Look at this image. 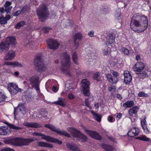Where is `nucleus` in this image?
<instances>
[{
  "mask_svg": "<svg viewBox=\"0 0 151 151\" xmlns=\"http://www.w3.org/2000/svg\"><path fill=\"white\" fill-rule=\"evenodd\" d=\"M21 13V11L20 10H17V11L16 12L14 13V16H18L19 14H20Z\"/></svg>",
  "mask_w": 151,
  "mask_h": 151,
  "instance_id": "obj_56",
  "label": "nucleus"
},
{
  "mask_svg": "<svg viewBox=\"0 0 151 151\" xmlns=\"http://www.w3.org/2000/svg\"><path fill=\"white\" fill-rule=\"evenodd\" d=\"M37 140V139H34L33 138L31 139H21V145H28L33 141H35Z\"/></svg>",
  "mask_w": 151,
  "mask_h": 151,
  "instance_id": "obj_25",
  "label": "nucleus"
},
{
  "mask_svg": "<svg viewBox=\"0 0 151 151\" xmlns=\"http://www.w3.org/2000/svg\"><path fill=\"white\" fill-rule=\"evenodd\" d=\"M68 98L70 99H73L74 98V96L72 93H70L68 96Z\"/></svg>",
  "mask_w": 151,
  "mask_h": 151,
  "instance_id": "obj_58",
  "label": "nucleus"
},
{
  "mask_svg": "<svg viewBox=\"0 0 151 151\" xmlns=\"http://www.w3.org/2000/svg\"><path fill=\"white\" fill-rule=\"evenodd\" d=\"M15 56V52L10 50L6 53L4 58L6 60H11L14 59Z\"/></svg>",
  "mask_w": 151,
  "mask_h": 151,
  "instance_id": "obj_17",
  "label": "nucleus"
},
{
  "mask_svg": "<svg viewBox=\"0 0 151 151\" xmlns=\"http://www.w3.org/2000/svg\"><path fill=\"white\" fill-rule=\"evenodd\" d=\"M5 18L6 19V20L7 21V20H9L10 19V16L8 15H6V16L5 17Z\"/></svg>",
  "mask_w": 151,
  "mask_h": 151,
  "instance_id": "obj_63",
  "label": "nucleus"
},
{
  "mask_svg": "<svg viewBox=\"0 0 151 151\" xmlns=\"http://www.w3.org/2000/svg\"><path fill=\"white\" fill-rule=\"evenodd\" d=\"M7 23L6 20L2 15L0 17V24H6Z\"/></svg>",
  "mask_w": 151,
  "mask_h": 151,
  "instance_id": "obj_40",
  "label": "nucleus"
},
{
  "mask_svg": "<svg viewBox=\"0 0 151 151\" xmlns=\"http://www.w3.org/2000/svg\"><path fill=\"white\" fill-rule=\"evenodd\" d=\"M51 29V28L47 27H44L43 28V30L45 33H47Z\"/></svg>",
  "mask_w": 151,
  "mask_h": 151,
  "instance_id": "obj_50",
  "label": "nucleus"
},
{
  "mask_svg": "<svg viewBox=\"0 0 151 151\" xmlns=\"http://www.w3.org/2000/svg\"><path fill=\"white\" fill-rule=\"evenodd\" d=\"M68 24H65V26L66 27H68L69 26H71L73 25V22L70 20H68L67 21Z\"/></svg>",
  "mask_w": 151,
  "mask_h": 151,
  "instance_id": "obj_47",
  "label": "nucleus"
},
{
  "mask_svg": "<svg viewBox=\"0 0 151 151\" xmlns=\"http://www.w3.org/2000/svg\"><path fill=\"white\" fill-rule=\"evenodd\" d=\"M17 43L14 37H10L6 39V41L0 44V52H5L9 49L10 45H15Z\"/></svg>",
  "mask_w": 151,
  "mask_h": 151,
  "instance_id": "obj_3",
  "label": "nucleus"
},
{
  "mask_svg": "<svg viewBox=\"0 0 151 151\" xmlns=\"http://www.w3.org/2000/svg\"><path fill=\"white\" fill-rule=\"evenodd\" d=\"M4 65H11L13 66H17L19 67H21L22 66V65L21 64L17 62H5Z\"/></svg>",
  "mask_w": 151,
  "mask_h": 151,
  "instance_id": "obj_29",
  "label": "nucleus"
},
{
  "mask_svg": "<svg viewBox=\"0 0 151 151\" xmlns=\"http://www.w3.org/2000/svg\"><path fill=\"white\" fill-rule=\"evenodd\" d=\"M109 139L113 141V142H115V139L113 137H109Z\"/></svg>",
  "mask_w": 151,
  "mask_h": 151,
  "instance_id": "obj_64",
  "label": "nucleus"
},
{
  "mask_svg": "<svg viewBox=\"0 0 151 151\" xmlns=\"http://www.w3.org/2000/svg\"><path fill=\"white\" fill-rule=\"evenodd\" d=\"M112 73L114 76H113V78H118L117 77L119 76V75L117 71L113 70Z\"/></svg>",
  "mask_w": 151,
  "mask_h": 151,
  "instance_id": "obj_48",
  "label": "nucleus"
},
{
  "mask_svg": "<svg viewBox=\"0 0 151 151\" xmlns=\"http://www.w3.org/2000/svg\"><path fill=\"white\" fill-rule=\"evenodd\" d=\"M148 19L144 15L140 16L139 13L135 14L132 17L130 24L132 29L136 31L135 27L139 29V31L142 32L146 29L148 26Z\"/></svg>",
  "mask_w": 151,
  "mask_h": 151,
  "instance_id": "obj_1",
  "label": "nucleus"
},
{
  "mask_svg": "<svg viewBox=\"0 0 151 151\" xmlns=\"http://www.w3.org/2000/svg\"><path fill=\"white\" fill-rule=\"evenodd\" d=\"M85 103L86 106L87 107L90 108L91 106H89V102L88 99H86L85 100Z\"/></svg>",
  "mask_w": 151,
  "mask_h": 151,
  "instance_id": "obj_54",
  "label": "nucleus"
},
{
  "mask_svg": "<svg viewBox=\"0 0 151 151\" xmlns=\"http://www.w3.org/2000/svg\"><path fill=\"white\" fill-rule=\"evenodd\" d=\"M107 79L111 83H116L118 81V78H113V76L110 74H108L106 76Z\"/></svg>",
  "mask_w": 151,
  "mask_h": 151,
  "instance_id": "obj_24",
  "label": "nucleus"
},
{
  "mask_svg": "<svg viewBox=\"0 0 151 151\" xmlns=\"http://www.w3.org/2000/svg\"><path fill=\"white\" fill-rule=\"evenodd\" d=\"M63 59L61 61L62 66V70L63 72L70 76L69 68L70 66V57L66 52L62 54Z\"/></svg>",
  "mask_w": 151,
  "mask_h": 151,
  "instance_id": "obj_2",
  "label": "nucleus"
},
{
  "mask_svg": "<svg viewBox=\"0 0 151 151\" xmlns=\"http://www.w3.org/2000/svg\"><path fill=\"white\" fill-rule=\"evenodd\" d=\"M124 81L126 84H129L132 80V77L128 71H124Z\"/></svg>",
  "mask_w": 151,
  "mask_h": 151,
  "instance_id": "obj_20",
  "label": "nucleus"
},
{
  "mask_svg": "<svg viewBox=\"0 0 151 151\" xmlns=\"http://www.w3.org/2000/svg\"><path fill=\"white\" fill-rule=\"evenodd\" d=\"M134 102L132 101H127L123 104V106L126 108H129L133 106Z\"/></svg>",
  "mask_w": 151,
  "mask_h": 151,
  "instance_id": "obj_32",
  "label": "nucleus"
},
{
  "mask_svg": "<svg viewBox=\"0 0 151 151\" xmlns=\"http://www.w3.org/2000/svg\"><path fill=\"white\" fill-rule=\"evenodd\" d=\"M122 114L120 113L117 114L116 116V117L118 119H119L122 117Z\"/></svg>",
  "mask_w": 151,
  "mask_h": 151,
  "instance_id": "obj_60",
  "label": "nucleus"
},
{
  "mask_svg": "<svg viewBox=\"0 0 151 151\" xmlns=\"http://www.w3.org/2000/svg\"><path fill=\"white\" fill-rule=\"evenodd\" d=\"M100 73L98 72L94 74L93 78L98 81H99L100 80Z\"/></svg>",
  "mask_w": 151,
  "mask_h": 151,
  "instance_id": "obj_38",
  "label": "nucleus"
},
{
  "mask_svg": "<svg viewBox=\"0 0 151 151\" xmlns=\"http://www.w3.org/2000/svg\"><path fill=\"white\" fill-rule=\"evenodd\" d=\"M115 37L114 36L110 35L109 36L108 41L107 42L106 45H110L111 43H113L114 42Z\"/></svg>",
  "mask_w": 151,
  "mask_h": 151,
  "instance_id": "obj_34",
  "label": "nucleus"
},
{
  "mask_svg": "<svg viewBox=\"0 0 151 151\" xmlns=\"http://www.w3.org/2000/svg\"><path fill=\"white\" fill-rule=\"evenodd\" d=\"M81 83L83 93L85 96H88L89 95V82L87 80L85 79L82 80Z\"/></svg>",
  "mask_w": 151,
  "mask_h": 151,
  "instance_id": "obj_10",
  "label": "nucleus"
},
{
  "mask_svg": "<svg viewBox=\"0 0 151 151\" xmlns=\"http://www.w3.org/2000/svg\"><path fill=\"white\" fill-rule=\"evenodd\" d=\"M48 47L53 50L57 49L59 46V44L55 40L49 39L47 41Z\"/></svg>",
  "mask_w": 151,
  "mask_h": 151,
  "instance_id": "obj_13",
  "label": "nucleus"
},
{
  "mask_svg": "<svg viewBox=\"0 0 151 151\" xmlns=\"http://www.w3.org/2000/svg\"><path fill=\"white\" fill-rule=\"evenodd\" d=\"M81 35L80 33H77L75 34L74 37V42L75 44V49H77L79 45L78 42H77V40H81Z\"/></svg>",
  "mask_w": 151,
  "mask_h": 151,
  "instance_id": "obj_21",
  "label": "nucleus"
},
{
  "mask_svg": "<svg viewBox=\"0 0 151 151\" xmlns=\"http://www.w3.org/2000/svg\"><path fill=\"white\" fill-rule=\"evenodd\" d=\"M121 50L125 55H128L129 54V52L128 49L125 47H122L121 48Z\"/></svg>",
  "mask_w": 151,
  "mask_h": 151,
  "instance_id": "obj_41",
  "label": "nucleus"
},
{
  "mask_svg": "<svg viewBox=\"0 0 151 151\" xmlns=\"http://www.w3.org/2000/svg\"><path fill=\"white\" fill-rule=\"evenodd\" d=\"M1 151H14V150L11 148H6L1 150Z\"/></svg>",
  "mask_w": 151,
  "mask_h": 151,
  "instance_id": "obj_53",
  "label": "nucleus"
},
{
  "mask_svg": "<svg viewBox=\"0 0 151 151\" xmlns=\"http://www.w3.org/2000/svg\"><path fill=\"white\" fill-rule=\"evenodd\" d=\"M45 127L55 132L58 133L65 135V136L69 137H70L69 134L65 131L60 130L59 129H57L54 126L51 124H46L45 125Z\"/></svg>",
  "mask_w": 151,
  "mask_h": 151,
  "instance_id": "obj_11",
  "label": "nucleus"
},
{
  "mask_svg": "<svg viewBox=\"0 0 151 151\" xmlns=\"http://www.w3.org/2000/svg\"><path fill=\"white\" fill-rule=\"evenodd\" d=\"M11 4V2L6 1L4 5V7L5 8V12L7 13L9 12L12 8V7L10 6Z\"/></svg>",
  "mask_w": 151,
  "mask_h": 151,
  "instance_id": "obj_28",
  "label": "nucleus"
},
{
  "mask_svg": "<svg viewBox=\"0 0 151 151\" xmlns=\"http://www.w3.org/2000/svg\"><path fill=\"white\" fill-rule=\"evenodd\" d=\"M115 16L118 20H120L121 19V12L119 10L118 11H117L115 13Z\"/></svg>",
  "mask_w": 151,
  "mask_h": 151,
  "instance_id": "obj_43",
  "label": "nucleus"
},
{
  "mask_svg": "<svg viewBox=\"0 0 151 151\" xmlns=\"http://www.w3.org/2000/svg\"><path fill=\"white\" fill-rule=\"evenodd\" d=\"M146 117H144L143 120H141V124L144 130L146 132H149L147 128L146 124Z\"/></svg>",
  "mask_w": 151,
  "mask_h": 151,
  "instance_id": "obj_30",
  "label": "nucleus"
},
{
  "mask_svg": "<svg viewBox=\"0 0 151 151\" xmlns=\"http://www.w3.org/2000/svg\"><path fill=\"white\" fill-rule=\"evenodd\" d=\"M138 96L139 97H147L148 96V95L143 92L140 91L138 94Z\"/></svg>",
  "mask_w": 151,
  "mask_h": 151,
  "instance_id": "obj_44",
  "label": "nucleus"
},
{
  "mask_svg": "<svg viewBox=\"0 0 151 151\" xmlns=\"http://www.w3.org/2000/svg\"><path fill=\"white\" fill-rule=\"evenodd\" d=\"M52 90L54 92H56L57 91V87L55 86L52 87Z\"/></svg>",
  "mask_w": 151,
  "mask_h": 151,
  "instance_id": "obj_61",
  "label": "nucleus"
},
{
  "mask_svg": "<svg viewBox=\"0 0 151 151\" xmlns=\"http://www.w3.org/2000/svg\"><path fill=\"white\" fill-rule=\"evenodd\" d=\"M108 120L109 121L111 122L113 121V117L111 116H109L108 118Z\"/></svg>",
  "mask_w": 151,
  "mask_h": 151,
  "instance_id": "obj_62",
  "label": "nucleus"
},
{
  "mask_svg": "<svg viewBox=\"0 0 151 151\" xmlns=\"http://www.w3.org/2000/svg\"><path fill=\"white\" fill-rule=\"evenodd\" d=\"M10 127L11 128L16 131L20 130L22 128L21 127H17L13 124H10Z\"/></svg>",
  "mask_w": 151,
  "mask_h": 151,
  "instance_id": "obj_42",
  "label": "nucleus"
},
{
  "mask_svg": "<svg viewBox=\"0 0 151 151\" xmlns=\"http://www.w3.org/2000/svg\"><path fill=\"white\" fill-rule=\"evenodd\" d=\"M66 146L68 148L73 151H80L78 147L74 144L67 142Z\"/></svg>",
  "mask_w": 151,
  "mask_h": 151,
  "instance_id": "obj_22",
  "label": "nucleus"
},
{
  "mask_svg": "<svg viewBox=\"0 0 151 151\" xmlns=\"http://www.w3.org/2000/svg\"><path fill=\"white\" fill-rule=\"evenodd\" d=\"M5 11V9L3 7H1L0 8V14H2L4 13Z\"/></svg>",
  "mask_w": 151,
  "mask_h": 151,
  "instance_id": "obj_59",
  "label": "nucleus"
},
{
  "mask_svg": "<svg viewBox=\"0 0 151 151\" xmlns=\"http://www.w3.org/2000/svg\"><path fill=\"white\" fill-rule=\"evenodd\" d=\"M52 103L61 106L62 107L65 106V105L64 99L60 97L58 98V101L53 102H52Z\"/></svg>",
  "mask_w": 151,
  "mask_h": 151,
  "instance_id": "obj_26",
  "label": "nucleus"
},
{
  "mask_svg": "<svg viewBox=\"0 0 151 151\" xmlns=\"http://www.w3.org/2000/svg\"><path fill=\"white\" fill-rule=\"evenodd\" d=\"M68 130L74 137L78 138L79 139L81 140L82 142H84L87 141V137L81 134L79 131L71 128H69L68 129Z\"/></svg>",
  "mask_w": 151,
  "mask_h": 151,
  "instance_id": "obj_9",
  "label": "nucleus"
},
{
  "mask_svg": "<svg viewBox=\"0 0 151 151\" xmlns=\"http://www.w3.org/2000/svg\"><path fill=\"white\" fill-rule=\"evenodd\" d=\"M110 48H108L106 49H105L103 51L104 55H107L109 52Z\"/></svg>",
  "mask_w": 151,
  "mask_h": 151,
  "instance_id": "obj_49",
  "label": "nucleus"
},
{
  "mask_svg": "<svg viewBox=\"0 0 151 151\" xmlns=\"http://www.w3.org/2000/svg\"><path fill=\"white\" fill-rule=\"evenodd\" d=\"M32 134L35 136H41V139H45L48 142L57 143L59 144H61L62 142L58 139L54 138L48 136H46L40 133L35 132L32 133Z\"/></svg>",
  "mask_w": 151,
  "mask_h": 151,
  "instance_id": "obj_8",
  "label": "nucleus"
},
{
  "mask_svg": "<svg viewBox=\"0 0 151 151\" xmlns=\"http://www.w3.org/2000/svg\"><path fill=\"white\" fill-rule=\"evenodd\" d=\"M84 131L91 137L95 139L101 140V137L96 132L85 129Z\"/></svg>",
  "mask_w": 151,
  "mask_h": 151,
  "instance_id": "obj_16",
  "label": "nucleus"
},
{
  "mask_svg": "<svg viewBox=\"0 0 151 151\" xmlns=\"http://www.w3.org/2000/svg\"><path fill=\"white\" fill-rule=\"evenodd\" d=\"M34 63L39 71H44L46 70V68L44 65L42 56L38 55H36L35 57Z\"/></svg>",
  "mask_w": 151,
  "mask_h": 151,
  "instance_id": "obj_7",
  "label": "nucleus"
},
{
  "mask_svg": "<svg viewBox=\"0 0 151 151\" xmlns=\"http://www.w3.org/2000/svg\"><path fill=\"white\" fill-rule=\"evenodd\" d=\"M8 89L13 95L16 94L18 92L22 91V89L19 88L17 85L12 83L9 84Z\"/></svg>",
  "mask_w": 151,
  "mask_h": 151,
  "instance_id": "obj_12",
  "label": "nucleus"
},
{
  "mask_svg": "<svg viewBox=\"0 0 151 151\" xmlns=\"http://www.w3.org/2000/svg\"><path fill=\"white\" fill-rule=\"evenodd\" d=\"M27 8L25 7H24L21 11V13L22 14L24 13L27 11Z\"/></svg>",
  "mask_w": 151,
  "mask_h": 151,
  "instance_id": "obj_57",
  "label": "nucleus"
},
{
  "mask_svg": "<svg viewBox=\"0 0 151 151\" xmlns=\"http://www.w3.org/2000/svg\"><path fill=\"white\" fill-rule=\"evenodd\" d=\"M72 60L73 62L76 64H78V56L76 52L73 53L72 55Z\"/></svg>",
  "mask_w": 151,
  "mask_h": 151,
  "instance_id": "obj_35",
  "label": "nucleus"
},
{
  "mask_svg": "<svg viewBox=\"0 0 151 151\" xmlns=\"http://www.w3.org/2000/svg\"><path fill=\"white\" fill-rule=\"evenodd\" d=\"M26 108L24 105L22 104H20L16 108H15L14 114L15 119L17 118H19L23 116L26 113Z\"/></svg>",
  "mask_w": 151,
  "mask_h": 151,
  "instance_id": "obj_6",
  "label": "nucleus"
},
{
  "mask_svg": "<svg viewBox=\"0 0 151 151\" xmlns=\"http://www.w3.org/2000/svg\"><path fill=\"white\" fill-rule=\"evenodd\" d=\"M47 114L48 113L47 111H44L42 112L40 114L42 116L45 117L47 116Z\"/></svg>",
  "mask_w": 151,
  "mask_h": 151,
  "instance_id": "obj_52",
  "label": "nucleus"
},
{
  "mask_svg": "<svg viewBox=\"0 0 151 151\" xmlns=\"http://www.w3.org/2000/svg\"><path fill=\"white\" fill-rule=\"evenodd\" d=\"M25 22L24 21H21L17 23L15 25V27L16 29H19L21 27L23 26L25 24Z\"/></svg>",
  "mask_w": 151,
  "mask_h": 151,
  "instance_id": "obj_36",
  "label": "nucleus"
},
{
  "mask_svg": "<svg viewBox=\"0 0 151 151\" xmlns=\"http://www.w3.org/2000/svg\"><path fill=\"white\" fill-rule=\"evenodd\" d=\"M38 146L44 147H52L53 146L52 145L45 142H38Z\"/></svg>",
  "mask_w": 151,
  "mask_h": 151,
  "instance_id": "obj_33",
  "label": "nucleus"
},
{
  "mask_svg": "<svg viewBox=\"0 0 151 151\" xmlns=\"http://www.w3.org/2000/svg\"><path fill=\"white\" fill-rule=\"evenodd\" d=\"M29 84L34 88L37 93L40 92V84L41 82L38 75L32 76L29 79Z\"/></svg>",
  "mask_w": 151,
  "mask_h": 151,
  "instance_id": "obj_5",
  "label": "nucleus"
},
{
  "mask_svg": "<svg viewBox=\"0 0 151 151\" xmlns=\"http://www.w3.org/2000/svg\"><path fill=\"white\" fill-rule=\"evenodd\" d=\"M145 65L144 63L142 62L137 63L133 67V70L135 72L140 73L142 72Z\"/></svg>",
  "mask_w": 151,
  "mask_h": 151,
  "instance_id": "obj_15",
  "label": "nucleus"
},
{
  "mask_svg": "<svg viewBox=\"0 0 151 151\" xmlns=\"http://www.w3.org/2000/svg\"><path fill=\"white\" fill-rule=\"evenodd\" d=\"M94 34V31L92 30L89 31L88 33V35L90 37H93Z\"/></svg>",
  "mask_w": 151,
  "mask_h": 151,
  "instance_id": "obj_55",
  "label": "nucleus"
},
{
  "mask_svg": "<svg viewBox=\"0 0 151 151\" xmlns=\"http://www.w3.org/2000/svg\"><path fill=\"white\" fill-rule=\"evenodd\" d=\"M139 110V108L137 106H134L129 111V115L130 116H133L134 114L135 116L137 115V113Z\"/></svg>",
  "mask_w": 151,
  "mask_h": 151,
  "instance_id": "obj_27",
  "label": "nucleus"
},
{
  "mask_svg": "<svg viewBox=\"0 0 151 151\" xmlns=\"http://www.w3.org/2000/svg\"><path fill=\"white\" fill-rule=\"evenodd\" d=\"M136 139L141 140L142 141H148L150 140V139L147 138L145 136H142L138 137H136Z\"/></svg>",
  "mask_w": 151,
  "mask_h": 151,
  "instance_id": "obj_37",
  "label": "nucleus"
},
{
  "mask_svg": "<svg viewBox=\"0 0 151 151\" xmlns=\"http://www.w3.org/2000/svg\"><path fill=\"white\" fill-rule=\"evenodd\" d=\"M32 97V93H27L25 95V98L26 100L27 101H29L31 99Z\"/></svg>",
  "mask_w": 151,
  "mask_h": 151,
  "instance_id": "obj_39",
  "label": "nucleus"
},
{
  "mask_svg": "<svg viewBox=\"0 0 151 151\" xmlns=\"http://www.w3.org/2000/svg\"><path fill=\"white\" fill-rule=\"evenodd\" d=\"M93 117L95 120L99 122L101 121V117L99 114H97L94 116H93Z\"/></svg>",
  "mask_w": 151,
  "mask_h": 151,
  "instance_id": "obj_45",
  "label": "nucleus"
},
{
  "mask_svg": "<svg viewBox=\"0 0 151 151\" xmlns=\"http://www.w3.org/2000/svg\"><path fill=\"white\" fill-rule=\"evenodd\" d=\"M23 125L26 127H30L38 128L40 127L41 125L39 124L34 122H24L23 124Z\"/></svg>",
  "mask_w": 151,
  "mask_h": 151,
  "instance_id": "obj_19",
  "label": "nucleus"
},
{
  "mask_svg": "<svg viewBox=\"0 0 151 151\" xmlns=\"http://www.w3.org/2000/svg\"><path fill=\"white\" fill-rule=\"evenodd\" d=\"M115 89V86H111V87H109V91L111 92H114Z\"/></svg>",
  "mask_w": 151,
  "mask_h": 151,
  "instance_id": "obj_51",
  "label": "nucleus"
},
{
  "mask_svg": "<svg viewBox=\"0 0 151 151\" xmlns=\"http://www.w3.org/2000/svg\"><path fill=\"white\" fill-rule=\"evenodd\" d=\"M21 139L18 137L7 139L6 140V143L14 146H19L21 145Z\"/></svg>",
  "mask_w": 151,
  "mask_h": 151,
  "instance_id": "obj_14",
  "label": "nucleus"
},
{
  "mask_svg": "<svg viewBox=\"0 0 151 151\" xmlns=\"http://www.w3.org/2000/svg\"><path fill=\"white\" fill-rule=\"evenodd\" d=\"M102 147L106 151H114V148L109 145L103 144L102 145Z\"/></svg>",
  "mask_w": 151,
  "mask_h": 151,
  "instance_id": "obj_31",
  "label": "nucleus"
},
{
  "mask_svg": "<svg viewBox=\"0 0 151 151\" xmlns=\"http://www.w3.org/2000/svg\"><path fill=\"white\" fill-rule=\"evenodd\" d=\"M142 73H141V72L139 73H137V74H139V76L141 78H145L146 76L147 75L146 74V73L145 72H142Z\"/></svg>",
  "mask_w": 151,
  "mask_h": 151,
  "instance_id": "obj_46",
  "label": "nucleus"
},
{
  "mask_svg": "<svg viewBox=\"0 0 151 151\" xmlns=\"http://www.w3.org/2000/svg\"><path fill=\"white\" fill-rule=\"evenodd\" d=\"M10 133V132L5 127L1 126L0 127V135H8Z\"/></svg>",
  "mask_w": 151,
  "mask_h": 151,
  "instance_id": "obj_23",
  "label": "nucleus"
},
{
  "mask_svg": "<svg viewBox=\"0 0 151 151\" xmlns=\"http://www.w3.org/2000/svg\"><path fill=\"white\" fill-rule=\"evenodd\" d=\"M37 12L40 20L41 22H44L45 19L48 14L46 6L44 4H41L37 9Z\"/></svg>",
  "mask_w": 151,
  "mask_h": 151,
  "instance_id": "obj_4",
  "label": "nucleus"
},
{
  "mask_svg": "<svg viewBox=\"0 0 151 151\" xmlns=\"http://www.w3.org/2000/svg\"><path fill=\"white\" fill-rule=\"evenodd\" d=\"M139 129L138 128L134 127L131 129L128 132L127 134L129 137H134L139 135Z\"/></svg>",
  "mask_w": 151,
  "mask_h": 151,
  "instance_id": "obj_18",
  "label": "nucleus"
}]
</instances>
